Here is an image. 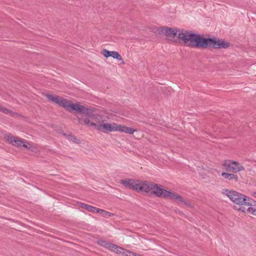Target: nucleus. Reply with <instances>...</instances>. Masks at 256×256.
Returning a JSON list of instances; mask_svg holds the SVG:
<instances>
[{
	"mask_svg": "<svg viewBox=\"0 0 256 256\" xmlns=\"http://www.w3.org/2000/svg\"><path fill=\"white\" fill-rule=\"evenodd\" d=\"M224 195L228 197L230 200L236 206H234V210L241 213L242 208H246L248 204L252 201V198L242 193L233 190H224L222 192Z\"/></svg>",
	"mask_w": 256,
	"mask_h": 256,
	"instance_id": "nucleus-2",
	"label": "nucleus"
},
{
	"mask_svg": "<svg viewBox=\"0 0 256 256\" xmlns=\"http://www.w3.org/2000/svg\"><path fill=\"white\" fill-rule=\"evenodd\" d=\"M4 138L9 143L15 146L18 148L23 147L26 150L34 153H37L38 152V148L32 142H28L24 139L16 136H12L10 134H6L4 136Z\"/></svg>",
	"mask_w": 256,
	"mask_h": 256,
	"instance_id": "nucleus-5",
	"label": "nucleus"
},
{
	"mask_svg": "<svg viewBox=\"0 0 256 256\" xmlns=\"http://www.w3.org/2000/svg\"><path fill=\"white\" fill-rule=\"evenodd\" d=\"M121 249L122 250H120V252L117 251L116 253L118 254H122L124 256H140L139 255H136V254L126 250L122 248H121Z\"/></svg>",
	"mask_w": 256,
	"mask_h": 256,
	"instance_id": "nucleus-16",
	"label": "nucleus"
},
{
	"mask_svg": "<svg viewBox=\"0 0 256 256\" xmlns=\"http://www.w3.org/2000/svg\"><path fill=\"white\" fill-rule=\"evenodd\" d=\"M97 213L100 214L102 216H106H106H110L113 215V214H112L110 212H106V211L104 210H102V209H100V208H98V210H97Z\"/></svg>",
	"mask_w": 256,
	"mask_h": 256,
	"instance_id": "nucleus-19",
	"label": "nucleus"
},
{
	"mask_svg": "<svg viewBox=\"0 0 256 256\" xmlns=\"http://www.w3.org/2000/svg\"><path fill=\"white\" fill-rule=\"evenodd\" d=\"M172 193L173 192L161 188V197L163 196L164 198L170 199Z\"/></svg>",
	"mask_w": 256,
	"mask_h": 256,
	"instance_id": "nucleus-18",
	"label": "nucleus"
},
{
	"mask_svg": "<svg viewBox=\"0 0 256 256\" xmlns=\"http://www.w3.org/2000/svg\"><path fill=\"white\" fill-rule=\"evenodd\" d=\"M170 199L175 200L176 202L180 204H187V202L177 193L173 192Z\"/></svg>",
	"mask_w": 256,
	"mask_h": 256,
	"instance_id": "nucleus-14",
	"label": "nucleus"
},
{
	"mask_svg": "<svg viewBox=\"0 0 256 256\" xmlns=\"http://www.w3.org/2000/svg\"><path fill=\"white\" fill-rule=\"evenodd\" d=\"M252 196L256 198V192L253 193Z\"/></svg>",
	"mask_w": 256,
	"mask_h": 256,
	"instance_id": "nucleus-27",
	"label": "nucleus"
},
{
	"mask_svg": "<svg viewBox=\"0 0 256 256\" xmlns=\"http://www.w3.org/2000/svg\"><path fill=\"white\" fill-rule=\"evenodd\" d=\"M178 38L188 46L204 48V46L205 38L190 31L181 30L178 33Z\"/></svg>",
	"mask_w": 256,
	"mask_h": 256,
	"instance_id": "nucleus-4",
	"label": "nucleus"
},
{
	"mask_svg": "<svg viewBox=\"0 0 256 256\" xmlns=\"http://www.w3.org/2000/svg\"><path fill=\"white\" fill-rule=\"evenodd\" d=\"M230 46V42L222 39H220L216 38H205L204 48L210 47L214 48L220 49L226 48Z\"/></svg>",
	"mask_w": 256,
	"mask_h": 256,
	"instance_id": "nucleus-6",
	"label": "nucleus"
},
{
	"mask_svg": "<svg viewBox=\"0 0 256 256\" xmlns=\"http://www.w3.org/2000/svg\"><path fill=\"white\" fill-rule=\"evenodd\" d=\"M112 55L111 57L113 58L114 59H116V60L120 61V64H124V60L122 58V56L118 52L112 51Z\"/></svg>",
	"mask_w": 256,
	"mask_h": 256,
	"instance_id": "nucleus-17",
	"label": "nucleus"
},
{
	"mask_svg": "<svg viewBox=\"0 0 256 256\" xmlns=\"http://www.w3.org/2000/svg\"><path fill=\"white\" fill-rule=\"evenodd\" d=\"M222 177L225 178L228 180H234L237 182L238 180V178L237 175L234 174V173H228L226 172H224L222 174Z\"/></svg>",
	"mask_w": 256,
	"mask_h": 256,
	"instance_id": "nucleus-15",
	"label": "nucleus"
},
{
	"mask_svg": "<svg viewBox=\"0 0 256 256\" xmlns=\"http://www.w3.org/2000/svg\"><path fill=\"white\" fill-rule=\"evenodd\" d=\"M0 112H2L3 113H4V114H10L12 115H14V116L16 114L14 112H12L11 110L4 108V106H2V105H0Z\"/></svg>",
	"mask_w": 256,
	"mask_h": 256,
	"instance_id": "nucleus-20",
	"label": "nucleus"
},
{
	"mask_svg": "<svg viewBox=\"0 0 256 256\" xmlns=\"http://www.w3.org/2000/svg\"><path fill=\"white\" fill-rule=\"evenodd\" d=\"M152 31L154 32H157L158 31V28H156L155 30H152Z\"/></svg>",
	"mask_w": 256,
	"mask_h": 256,
	"instance_id": "nucleus-26",
	"label": "nucleus"
},
{
	"mask_svg": "<svg viewBox=\"0 0 256 256\" xmlns=\"http://www.w3.org/2000/svg\"><path fill=\"white\" fill-rule=\"evenodd\" d=\"M168 90V92H170V90H172V88L170 87L167 88V87H164L162 88V91L164 92V90Z\"/></svg>",
	"mask_w": 256,
	"mask_h": 256,
	"instance_id": "nucleus-25",
	"label": "nucleus"
},
{
	"mask_svg": "<svg viewBox=\"0 0 256 256\" xmlns=\"http://www.w3.org/2000/svg\"><path fill=\"white\" fill-rule=\"evenodd\" d=\"M98 244L104 247H105L108 250L114 252L116 253L117 251L120 252V250H122L121 249V247L112 244L108 243L105 241L100 240L98 241Z\"/></svg>",
	"mask_w": 256,
	"mask_h": 256,
	"instance_id": "nucleus-13",
	"label": "nucleus"
},
{
	"mask_svg": "<svg viewBox=\"0 0 256 256\" xmlns=\"http://www.w3.org/2000/svg\"><path fill=\"white\" fill-rule=\"evenodd\" d=\"M222 166L226 170L232 173H236L244 170V168L242 164L233 160H225Z\"/></svg>",
	"mask_w": 256,
	"mask_h": 256,
	"instance_id": "nucleus-7",
	"label": "nucleus"
},
{
	"mask_svg": "<svg viewBox=\"0 0 256 256\" xmlns=\"http://www.w3.org/2000/svg\"><path fill=\"white\" fill-rule=\"evenodd\" d=\"M146 194L149 196L154 195L158 196H160V188H159L157 184L154 182L148 181V186L147 187Z\"/></svg>",
	"mask_w": 256,
	"mask_h": 256,
	"instance_id": "nucleus-10",
	"label": "nucleus"
},
{
	"mask_svg": "<svg viewBox=\"0 0 256 256\" xmlns=\"http://www.w3.org/2000/svg\"><path fill=\"white\" fill-rule=\"evenodd\" d=\"M102 54L106 58L112 56V51H109L106 49L102 50Z\"/></svg>",
	"mask_w": 256,
	"mask_h": 256,
	"instance_id": "nucleus-21",
	"label": "nucleus"
},
{
	"mask_svg": "<svg viewBox=\"0 0 256 256\" xmlns=\"http://www.w3.org/2000/svg\"><path fill=\"white\" fill-rule=\"evenodd\" d=\"M96 130L104 133L119 132L129 134H132L134 132L138 131L136 129L127 126L124 124L116 122H106L102 116Z\"/></svg>",
	"mask_w": 256,
	"mask_h": 256,
	"instance_id": "nucleus-3",
	"label": "nucleus"
},
{
	"mask_svg": "<svg viewBox=\"0 0 256 256\" xmlns=\"http://www.w3.org/2000/svg\"><path fill=\"white\" fill-rule=\"evenodd\" d=\"M98 208H96V207H94L93 206L88 205L86 210L88 212H96L97 213V210H98Z\"/></svg>",
	"mask_w": 256,
	"mask_h": 256,
	"instance_id": "nucleus-22",
	"label": "nucleus"
},
{
	"mask_svg": "<svg viewBox=\"0 0 256 256\" xmlns=\"http://www.w3.org/2000/svg\"><path fill=\"white\" fill-rule=\"evenodd\" d=\"M180 30H176L168 27H162L161 28V35L164 36L169 39H174L178 36V38Z\"/></svg>",
	"mask_w": 256,
	"mask_h": 256,
	"instance_id": "nucleus-8",
	"label": "nucleus"
},
{
	"mask_svg": "<svg viewBox=\"0 0 256 256\" xmlns=\"http://www.w3.org/2000/svg\"><path fill=\"white\" fill-rule=\"evenodd\" d=\"M44 95L49 101L62 107L66 110L70 112L75 111L80 113V116L78 118L80 124L97 129L102 116L95 114L92 109L86 107L80 102L74 103L70 100L56 94L48 93Z\"/></svg>",
	"mask_w": 256,
	"mask_h": 256,
	"instance_id": "nucleus-1",
	"label": "nucleus"
},
{
	"mask_svg": "<svg viewBox=\"0 0 256 256\" xmlns=\"http://www.w3.org/2000/svg\"><path fill=\"white\" fill-rule=\"evenodd\" d=\"M248 206H247L246 208H242L241 210V213L244 214H249L256 216V201L252 199L248 204Z\"/></svg>",
	"mask_w": 256,
	"mask_h": 256,
	"instance_id": "nucleus-9",
	"label": "nucleus"
},
{
	"mask_svg": "<svg viewBox=\"0 0 256 256\" xmlns=\"http://www.w3.org/2000/svg\"><path fill=\"white\" fill-rule=\"evenodd\" d=\"M70 140H72V142L76 143V144H79L80 143V140H78V138H77L75 136H70Z\"/></svg>",
	"mask_w": 256,
	"mask_h": 256,
	"instance_id": "nucleus-23",
	"label": "nucleus"
},
{
	"mask_svg": "<svg viewBox=\"0 0 256 256\" xmlns=\"http://www.w3.org/2000/svg\"><path fill=\"white\" fill-rule=\"evenodd\" d=\"M138 182V180H136L134 179H126L120 180V182L125 187L136 191Z\"/></svg>",
	"mask_w": 256,
	"mask_h": 256,
	"instance_id": "nucleus-11",
	"label": "nucleus"
},
{
	"mask_svg": "<svg viewBox=\"0 0 256 256\" xmlns=\"http://www.w3.org/2000/svg\"><path fill=\"white\" fill-rule=\"evenodd\" d=\"M88 204H84V203H80V206L82 208L86 210L88 207Z\"/></svg>",
	"mask_w": 256,
	"mask_h": 256,
	"instance_id": "nucleus-24",
	"label": "nucleus"
},
{
	"mask_svg": "<svg viewBox=\"0 0 256 256\" xmlns=\"http://www.w3.org/2000/svg\"><path fill=\"white\" fill-rule=\"evenodd\" d=\"M148 186V180H138L137 186L136 188V192L142 194H146Z\"/></svg>",
	"mask_w": 256,
	"mask_h": 256,
	"instance_id": "nucleus-12",
	"label": "nucleus"
}]
</instances>
